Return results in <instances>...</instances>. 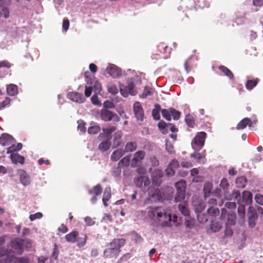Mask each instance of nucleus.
I'll return each mask as SVG.
<instances>
[{"label": "nucleus", "mask_w": 263, "mask_h": 263, "mask_svg": "<svg viewBox=\"0 0 263 263\" xmlns=\"http://www.w3.org/2000/svg\"><path fill=\"white\" fill-rule=\"evenodd\" d=\"M147 216L158 226L162 227H172L173 223L177 222V216L173 215V219L171 211L167 208L159 206L147 207Z\"/></svg>", "instance_id": "nucleus-1"}, {"label": "nucleus", "mask_w": 263, "mask_h": 263, "mask_svg": "<svg viewBox=\"0 0 263 263\" xmlns=\"http://www.w3.org/2000/svg\"><path fill=\"white\" fill-rule=\"evenodd\" d=\"M5 252L3 253L2 263H30V259L27 256L15 257L14 251L10 249L4 248Z\"/></svg>", "instance_id": "nucleus-2"}, {"label": "nucleus", "mask_w": 263, "mask_h": 263, "mask_svg": "<svg viewBox=\"0 0 263 263\" xmlns=\"http://www.w3.org/2000/svg\"><path fill=\"white\" fill-rule=\"evenodd\" d=\"M206 134L204 132H199L197 134L193 141H192V146L194 149L198 147L201 148L204 144Z\"/></svg>", "instance_id": "nucleus-3"}, {"label": "nucleus", "mask_w": 263, "mask_h": 263, "mask_svg": "<svg viewBox=\"0 0 263 263\" xmlns=\"http://www.w3.org/2000/svg\"><path fill=\"white\" fill-rule=\"evenodd\" d=\"M100 116L101 119L105 122L113 120L114 122H118L120 120V117L116 114L107 109H102L100 112Z\"/></svg>", "instance_id": "nucleus-4"}, {"label": "nucleus", "mask_w": 263, "mask_h": 263, "mask_svg": "<svg viewBox=\"0 0 263 263\" xmlns=\"http://www.w3.org/2000/svg\"><path fill=\"white\" fill-rule=\"evenodd\" d=\"M146 156V153L144 151H138L136 152L131 161L132 167H137L140 165Z\"/></svg>", "instance_id": "nucleus-5"}, {"label": "nucleus", "mask_w": 263, "mask_h": 263, "mask_svg": "<svg viewBox=\"0 0 263 263\" xmlns=\"http://www.w3.org/2000/svg\"><path fill=\"white\" fill-rule=\"evenodd\" d=\"M248 216L249 226L250 228H253L255 226V221L258 217L257 212L253 206L249 207Z\"/></svg>", "instance_id": "nucleus-6"}, {"label": "nucleus", "mask_w": 263, "mask_h": 263, "mask_svg": "<svg viewBox=\"0 0 263 263\" xmlns=\"http://www.w3.org/2000/svg\"><path fill=\"white\" fill-rule=\"evenodd\" d=\"M134 183L138 187H142V186L146 187L150 184L151 181L147 176L142 175L136 177L134 179Z\"/></svg>", "instance_id": "nucleus-7"}, {"label": "nucleus", "mask_w": 263, "mask_h": 263, "mask_svg": "<svg viewBox=\"0 0 263 263\" xmlns=\"http://www.w3.org/2000/svg\"><path fill=\"white\" fill-rule=\"evenodd\" d=\"M125 243V239L123 238H114L110 242L107 243L106 246L113 249H118V251L121 252L120 248Z\"/></svg>", "instance_id": "nucleus-8"}, {"label": "nucleus", "mask_w": 263, "mask_h": 263, "mask_svg": "<svg viewBox=\"0 0 263 263\" xmlns=\"http://www.w3.org/2000/svg\"><path fill=\"white\" fill-rule=\"evenodd\" d=\"M13 143H15V139L8 134H3L0 137V144L3 146H9Z\"/></svg>", "instance_id": "nucleus-9"}, {"label": "nucleus", "mask_w": 263, "mask_h": 263, "mask_svg": "<svg viewBox=\"0 0 263 263\" xmlns=\"http://www.w3.org/2000/svg\"><path fill=\"white\" fill-rule=\"evenodd\" d=\"M133 108L135 116L137 119L142 121L144 116V111L141 103L139 102H136L134 103Z\"/></svg>", "instance_id": "nucleus-10"}, {"label": "nucleus", "mask_w": 263, "mask_h": 263, "mask_svg": "<svg viewBox=\"0 0 263 263\" xmlns=\"http://www.w3.org/2000/svg\"><path fill=\"white\" fill-rule=\"evenodd\" d=\"M120 253V252L118 251V249H113L106 246L104 251V256L105 257L108 258H117Z\"/></svg>", "instance_id": "nucleus-11"}, {"label": "nucleus", "mask_w": 263, "mask_h": 263, "mask_svg": "<svg viewBox=\"0 0 263 263\" xmlns=\"http://www.w3.org/2000/svg\"><path fill=\"white\" fill-rule=\"evenodd\" d=\"M23 239L16 238L11 240L10 246L15 251L20 252V254H22L23 250Z\"/></svg>", "instance_id": "nucleus-12"}, {"label": "nucleus", "mask_w": 263, "mask_h": 263, "mask_svg": "<svg viewBox=\"0 0 263 263\" xmlns=\"http://www.w3.org/2000/svg\"><path fill=\"white\" fill-rule=\"evenodd\" d=\"M193 205L196 214L202 213L205 208V203L197 198L193 200Z\"/></svg>", "instance_id": "nucleus-13"}, {"label": "nucleus", "mask_w": 263, "mask_h": 263, "mask_svg": "<svg viewBox=\"0 0 263 263\" xmlns=\"http://www.w3.org/2000/svg\"><path fill=\"white\" fill-rule=\"evenodd\" d=\"M19 175L20 180L24 186H27L30 184L31 182L30 178L29 175L25 171L23 170H20Z\"/></svg>", "instance_id": "nucleus-14"}, {"label": "nucleus", "mask_w": 263, "mask_h": 263, "mask_svg": "<svg viewBox=\"0 0 263 263\" xmlns=\"http://www.w3.org/2000/svg\"><path fill=\"white\" fill-rule=\"evenodd\" d=\"M106 71L111 77L116 78L121 75L120 69L115 65H110L106 68Z\"/></svg>", "instance_id": "nucleus-15"}, {"label": "nucleus", "mask_w": 263, "mask_h": 263, "mask_svg": "<svg viewBox=\"0 0 263 263\" xmlns=\"http://www.w3.org/2000/svg\"><path fill=\"white\" fill-rule=\"evenodd\" d=\"M67 97L74 102L78 103L83 102V95L81 93L75 91L70 92L68 93Z\"/></svg>", "instance_id": "nucleus-16"}, {"label": "nucleus", "mask_w": 263, "mask_h": 263, "mask_svg": "<svg viewBox=\"0 0 263 263\" xmlns=\"http://www.w3.org/2000/svg\"><path fill=\"white\" fill-rule=\"evenodd\" d=\"M10 157L12 162L14 164L20 163L23 164L25 162V158L17 153L11 154Z\"/></svg>", "instance_id": "nucleus-17"}, {"label": "nucleus", "mask_w": 263, "mask_h": 263, "mask_svg": "<svg viewBox=\"0 0 263 263\" xmlns=\"http://www.w3.org/2000/svg\"><path fill=\"white\" fill-rule=\"evenodd\" d=\"M242 202L245 205H250L252 202V194L247 191H245L242 193Z\"/></svg>", "instance_id": "nucleus-18"}, {"label": "nucleus", "mask_w": 263, "mask_h": 263, "mask_svg": "<svg viewBox=\"0 0 263 263\" xmlns=\"http://www.w3.org/2000/svg\"><path fill=\"white\" fill-rule=\"evenodd\" d=\"M155 89L152 87L146 86L144 87L142 93L140 95V98L144 99L148 96H151L155 93Z\"/></svg>", "instance_id": "nucleus-19"}, {"label": "nucleus", "mask_w": 263, "mask_h": 263, "mask_svg": "<svg viewBox=\"0 0 263 263\" xmlns=\"http://www.w3.org/2000/svg\"><path fill=\"white\" fill-rule=\"evenodd\" d=\"M125 154V152L122 149H118L115 151L110 156V159L112 161H118Z\"/></svg>", "instance_id": "nucleus-20"}, {"label": "nucleus", "mask_w": 263, "mask_h": 263, "mask_svg": "<svg viewBox=\"0 0 263 263\" xmlns=\"http://www.w3.org/2000/svg\"><path fill=\"white\" fill-rule=\"evenodd\" d=\"M137 148V143L135 141L127 142L125 145L124 149H123L125 153L133 152L136 150Z\"/></svg>", "instance_id": "nucleus-21"}, {"label": "nucleus", "mask_w": 263, "mask_h": 263, "mask_svg": "<svg viewBox=\"0 0 263 263\" xmlns=\"http://www.w3.org/2000/svg\"><path fill=\"white\" fill-rule=\"evenodd\" d=\"M79 236V232L77 231H73L65 235V238L67 241L70 243L76 242L77 238Z\"/></svg>", "instance_id": "nucleus-22"}, {"label": "nucleus", "mask_w": 263, "mask_h": 263, "mask_svg": "<svg viewBox=\"0 0 263 263\" xmlns=\"http://www.w3.org/2000/svg\"><path fill=\"white\" fill-rule=\"evenodd\" d=\"M158 48L160 52L164 54L163 58H167L170 57L171 49L165 46L163 43H161L158 46Z\"/></svg>", "instance_id": "nucleus-23"}, {"label": "nucleus", "mask_w": 263, "mask_h": 263, "mask_svg": "<svg viewBox=\"0 0 263 263\" xmlns=\"http://www.w3.org/2000/svg\"><path fill=\"white\" fill-rule=\"evenodd\" d=\"M111 197V189L110 187H106L103 194L102 201L105 206H107L108 204L107 202L110 199Z\"/></svg>", "instance_id": "nucleus-24"}, {"label": "nucleus", "mask_w": 263, "mask_h": 263, "mask_svg": "<svg viewBox=\"0 0 263 263\" xmlns=\"http://www.w3.org/2000/svg\"><path fill=\"white\" fill-rule=\"evenodd\" d=\"M213 189V183L210 182H205L203 187L204 197L207 198L209 197Z\"/></svg>", "instance_id": "nucleus-25"}, {"label": "nucleus", "mask_w": 263, "mask_h": 263, "mask_svg": "<svg viewBox=\"0 0 263 263\" xmlns=\"http://www.w3.org/2000/svg\"><path fill=\"white\" fill-rule=\"evenodd\" d=\"M87 237L85 234H82L81 236H78L77 238L76 242H77V246L81 248L86 245Z\"/></svg>", "instance_id": "nucleus-26"}, {"label": "nucleus", "mask_w": 263, "mask_h": 263, "mask_svg": "<svg viewBox=\"0 0 263 263\" xmlns=\"http://www.w3.org/2000/svg\"><path fill=\"white\" fill-rule=\"evenodd\" d=\"M251 124V120L249 118H245L241 120L237 125L236 128L238 130L243 129L250 124Z\"/></svg>", "instance_id": "nucleus-27"}, {"label": "nucleus", "mask_w": 263, "mask_h": 263, "mask_svg": "<svg viewBox=\"0 0 263 263\" xmlns=\"http://www.w3.org/2000/svg\"><path fill=\"white\" fill-rule=\"evenodd\" d=\"M218 69L224 76L228 77L230 79L233 80L234 79V75L233 73L227 67L223 65H220L218 67Z\"/></svg>", "instance_id": "nucleus-28"}, {"label": "nucleus", "mask_w": 263, "mask_h": 263, "mask_svg": "<svg viewBox=\"0 0 263 263\" xmlns=\"http://www.w3.org/2000/svg\"><path fill=\"white\" fill-rule=\"evenodd\" d=\"M210 228L213 232H217L221 230L222 224L219 221L212 220L210 225Z\"/></svg>", "instance_id": "nucleus-29"}, {"label": "nucleus", "mask_w": 263, "mask_h": 263, "mask_svg": "<svg viewBox=\"0 0 263 263\" xmlns=\"http://www.w3.org/2000/svg\"><path fill=\"white\" fill-rule=\"evenodd\" d=\"M7 93L10 96H14L18 93L17 86L15 84H10L7 88Z\"/></svg>", "instance_id": "nucleus-30"}, {"label": "nucleus", "mask_w": 263, "mask_h": 263, "mask_svg": "<svg viewBox=\"0 0 263 263\" xmlns=\"http://www.w3.org/2000/svg\"><path fill=\"white\" fill-rule=\"evenodd\" d=\"M175 187L178 192H185L186 182L183 180H181L175 183Z\"/></svg>", "instance_id": "nucleus-31"}, {"label": "nucleus", "mask_w": 263, "mask_h": 263, "mask_svg": "<svg viewBox=\"0 0 263 263\" xmlns=\"http://www.w3.org/2000/svg\"><path fill=\"white\" fill-rule=\"evenodd\" d=\"M179 211L185 216H188L190 215V211L187 207L186 203H180L178 205Z\"/></svg>", "instance_id": "nucleus-32"}, {"label": "nucleus", "mask_w": 263, "mask_h": 263, "mask_svg": "<svg viewBox=\"0 0 263 263\" xmlns=\"http://www.w3.org/2000/svg\"><path fill=\"white\" fill-rule=\"evenodd\" d=\"M247 182V180L244 176L237 177L236 180V185L238 188L245 187L246 185Z\"/></svg>", "instance_id": "nucleus-33"}, {"label": "nucleus", "mask_w": 263, "mask_h": 263, "mask_svg": "<svg viewBox=\"0 0 263 263\" xmlns=\"http://www.w3.org/2000/svg\"><path fill=\"white\" fill-rule=\"evenodd\" d=\"M161 110V106L159 104L155 105L154 108L152 111V116L154 119L158 120L160 118V111Z\"/></svg>", "instance_id": "nucleus-34"}, {"label": "nucleus", "mask_w": 263, "mask_h": 263, "mask_svg": "<svg viewBox=\"0 0 263 263\" xmlns=\"http://www.w3.org/2000/svg\"><path fill=\"white\" fill-rule=\"evenodd\" d=\"M102 192V188L100 184H97L91 190L88 191L89 194L98 196L101 194Z\"/></svg>", "instance_id": "nucleus-35"}, {"label": "nucleus", "mask_w": 263, "mask_h": 263, "mask_svg": "<svg viewBox=\"0 0 263 263\" xmlns=\"http://www.w3.org/2000/svg\"><path fill=\"white\" fill-rule=\"evenodd\" d=\"M208 215L215 217L219 215L220 211L217 208L210 206L207 210Z\"/></svg>", "instance_id": "nucleus-36"}, {"label": "nucleus", "mask_w": 263, "mask_h": 263, "mask_svg": "<svg viewBox=\"0 0 263 263\" xmlns=\"http://www.w3.org/2000/svg\"><path fill=\"white\" fill-rule=\"evenodd\" d=\"M111 143L109 140H105L102 142L98 146V148L102 152L107 151L110 146Z\"/></svg>", "instance_id": "nucleus-37"}, {"label": "nucleus", "mask_w": 263, "mask_h": 263, "mask_svg": "<svg viewBox=\"0 0 263 263\" xmlns=\"http://www.w3.org/2000/svg\"><path fill=\"white\" fill-rule=\"evenodd\" d=\"M163 176V171L160 169H156L152 174V177L154 180L157 181Z\"/></svg>", "instance_id": "nucleus-38"}, {"label": "nucleus", "mask_w": 263, "mask_h": 263, "mask_svg": "<svg viewBox=\"0 0 263 263\" xmlns=\"http://www.w3.org/2000/svg\"><path fill=\"white\" fill-rule=\"evenodd\" d=\"M116 129V127L110 126L106 128H103V131L104 133H101L99 135L98 138L101 139L103 136L106 134L107 136H109L112 133L115 132Z\"/></svg>", "instance_id": "nucleus-39"}, {"label": "nucleus", "mask_w": 263, "mask_h": 263, "mask_svg": "<svg viewBox=\"0 0 263 263\" xmlns=\"http://www.w3.org/2000/svg\"><path fill=\"white\" fill-rule=\"evenodd\" d=\"M258 83V79L248 80L246 83V87L247 89L251 90L254 88Z\"/></svg>", "instance_id": "nucleus-40"}, {"label": "nucleus", "mask_w": 263, "mask_h": 263, "mask_svg": "<svg viewBox=\"0 0 263 263\" xmlns=\"http://www.w3.org/2000/svg\"><path fill=\"white\" fill-rule=\"evenodd\" d=\"M131 95H135L136 92L135 90V84L133 81H128L127 86L124 87Z\"/></svg>", "instance_id": "nucleus-41"}, {"label": "nucleus", "mask_w": 263, "mask_h": 263, "mask_svg": "<svg viewBox=\"0 0 263 263\" xmlns=\"http://www.w3.org/2000/svg\"><path fill=\"white\" fill-rule=\"evenodd\" d=\"M191 157H193L198 161V162L201 163H205L206 162V159L204 157L202 156L201 154L199 153H194V154L191 155Z\"/></svg>", "instance_id": "nucleus-42"}, {"label": "nucleus", "mask_w": 263, "mask_h": 263, "mask_svg": "<svg viewBox=\"0 0 263 263\" xmlns=\"http://www.w3.org/2000/svg\"><path fill=\"white\" fill-rule=\"evenodd\" d=\"M4 1H0V17L4 15L5 18H8L9 16V11L8 9L2 6Z\"/></svg>", "instance_id": "nucleus-43"}, {"label": "nucleus", "mask_w": 263, "mask_h": 263, "mask_svg": "<svg viewBox=\"0 0 263 263\" xmlns=\"http://www.w3.org/2000/svg\"><path fill=\"white\" fill-rule=\"evenodd\" d=\"M185 122L187 124V125H188V126H189L191 128L194 127V126L195 124V120L192 116H191V115H189V114L187 115H186L185 118Z\"/></svg>", "instance_id": "nucleus-44"}, {"label": "nucleus", "mask_w": 263, "mask_h": 263, "mask_svg": "<svg viewBox=\"0 0 263 263\" xmlns=\"http://www.w3.org/2000/svg\"><path fill=\"white\" fill-rule=\"evenodd\" d=\"M197 218L200 223H204L208 220V215L205 213H200L197 214Z\"/></svg>", "instance_id": "nucleus-45"}, {"label": "nucleus", "mask_w": 263, "mask_h": 263, "mask_svg": "<svg viewBox=\"0 0 263 263\" xmlns=\"http://www.w3.org/2000/svg\"><path fill=\"white\" fill-rule=\"evenodd\" d=\"M185 192H178L176 193V196L175 198V201L176 202L183 203L184 201Z\"/></svg>", "instance_id": "nucleus-46"}, {"label": "nucleus", "mask_w": 263, "mask_h": 263, "mask_svg": "<svg viewBox=\"0 0 263 263\" xmlns=\"http://www.w3.org/2000/svg\"><path fill=\"white\" fill-rule=\"evenodd\" d=\"M130 158L128 156L123 157L118 163V167L127 166L129 165Z\"/></svg>", "instance_id": "nucleus-47"}, {"label": "nucleus", "mask_w": 263, "mask_h": 263, "mask_svg": "<svg viewBox=\"0 0 263 263\" xmlns=\"http://www.w3.org/2000/svg\"><path fill=\"white\" fill-rule=\"evenodd\" d=\"M237 211L238 216L243 220L245 217V205L243 204H240Z\"/></svg>", "instance_id": "nucleus-48"}, {"label": "nucleus", "mask_w": 263, "mask_h": 263, "mask_svg": "<svg viewBox=\"0 0 263 263\" xmlns=\"http://www.w3.org/2000/svg\"><path fill=\"white\" fill-rule=\"evenodd\" d=\"M162 117L168 121L171 120V108L168 109H163L161 110Z\"/></svg>", "instance_id": "nucleus-49"}, {"label": "nucleus", "mask_w": 263, "mask_h": 263, "mask_svg": "<svg viewBox=\"0 0 263 263\" xmlns=\"http://www.w3.org/2000/svg\"><path fill=\"white\" fill-rule=\"evenodd\" d=\"M171 116L173 117L174 120H178V119H179L181 116V112L173 108H171Z\"/></svg>", "instance_id": "nucleus-50"}, {"label": "nucleus", "mask_w": 263, "mask_h": 263, "mask_svg": "<svg viewBox=\"0 0 263 263\" xmlns=\"http://www.w3.org/2000/svg\"><path fill=\"white\" fill-rule=\"evenodd\" d=\"M220 186L222 188L224 192H227L229 190V184L226 178H223L220 182Z\"/></svg>", "instance_id": "nucleus-51"}, {"label": "nucleus", "mask_w": 263, "mask_h": 263, "mask_svg": "<svg viewBox=\"0 0 263 263\" xmlns=\"http://www.w3.org/2000/svg\"><path fill=\"white\" fill-rule=\"evenodd\" d=\"M100 127L98 125H95L89 127L88 129V133L90 134H96L100 132Z\"/></svg>", "instance_id": "nucleus-52"}, {"label": "nucleus", "mask_w": 263, "mask_h": 263, "mask_svg": "<svg viewBox=\"0 0 263 263\" xmlns=\"http://www.w3.org/2000/svg\"><path fill=\"white\" fill-rule=\"evenodd\" d=\"M108 91L112 95H116L118 92L117 87L114 84H110L107 86Z\"/></svg>", "instance_id": "nucleus-53"}, {"label": "nucleus", "mask_w": 263, "mask_h": 263, "mask_svg": "<svg viewBox=\"0 0 263 263\" xmlns=\"http://www.w3.org/2000/svg\"><path fill=\"white\" fill-rule=\"evenodd\" d=\"M122 137L121 132H117L115 134V137L114 138V144L116 146H118L121 144L120 138Z\"/></svg>", "instance_id": "nucleus-54"}, {"label": "nucleus", "mask_w": 263, "mask_h": 263, "mask_svg": "<svg viewBox=\"0 0 263 263\" xmlns=\"http://www.w3.org/2000/svg\"><path fill=\"white\" fill-rule=\"evenodd\" d=\"M165 149L170 154H174L175 153L173 145L170 142L167 141L165 143Z\"/></svg>", "instance_id": "nucleus-55"}, {"label": "nucleus", "mask_w": 263, "mask_h": 263, "mask_svg": "<svg viewBox=\"0 0 263 263\" xmlns=\"http://www.w3.org/2000/svg\"><path fill=\"white\" fill-rule=\"evenodd\" d=\"M78 129L82 133L86 132L85 123L82 120L78 121Z\"/></svg>", "instance_id": "nucleus-56"}, {"label": "nucleus", "mask_w": 263, "mask_h": 263, "mask_svg": "<svg viewBox=\"0 0 263 263\" xmlns=\"http://www.w3.org/2000/svg\"><path fill=\"white\" fill-rule=\"evenodd\" d=\"M149 161L151 165L154 167L159 165V161L155 156H152L149 158Z\"/></svg>", "instance_id": "nucleus-57"}, {"label": "nucleus", "mask_w": 263, "mask_h": 263, "mask_svg": "<svg viewBox=\"0 0 263 263\" xmlns=\"http://www.w3.org/2000/svg\"><path fill=\"white\" fill-rule=\"evenodd\" d=\"M233 234V232L232 229L228 226V224L226 223V229L224 231V235L226 237H231Z\"/></svg>", "instance_id": "nucleus-58"}, {"label": "nucleus", "mask_w": 263, "mask_h": 263, "mask_svg": "<svg viewBox=\"0 0 263 263\" xmlns=\"http://www.w3.org/2000/svg\"><path fill=\"white\" fill-rule=\"evenodd\" d=\"M256 202L260 205H263V195L260 194H257L255 196Z\"/></svg>", "instance_id": "nucleus-59"}, {"label": "nucleus", "mask_w": 263, "mask_h": 263, "mask_svg": "<svg viewBox=\"0 0 263 263\" xmlns=\"http://www.w3.org/2000/svg\"><path fill=\"white\" fill-rule=\"evenodd\" d=\"M43 214L40 212L36 213L34 214H31L29 216V219L31 221H33L36 219H40L42 217Z\"/></svg>", "instance_id": "nucleus-60"}, {"label": "nucleus", "mask_w": 263, "mask_h": 263, "mask_svg": "<svg viewBox=\"0 0 263 263\" xmlns=\"http://www.w3.org/2000/svg\"><path fill=\"white\" fill-rule=\"evenodd\" d=\"M11 99L9 97L6 98L5 100L0 103V110L7 106L10 103Z\"/></svg>", "instance_id": "nucleus-61"}, {"label": "nucleus", "mask_w": 263, "mask_h": 263, "mask_svg": "<svg viewBox=\"0 0 263 263\" xmlns=\"http://www.w3.org/2000/svg\"><path fill=\"white\" fill-rule=\"evenodd\" d=\"M84 221L87 226H91L95 224V221L90 217L86 216L84 218Z\"/></svg>", "instance_id": "nucleus-62"}, {"label": "nucleus", "mask_w": 263, "mask_h": 263, "mask_svg": "<svg viewBox=\"0 0 263 263\" xmlns=\"http://www.w3.org/2000/svg\"><path fill=\"white\" fill-rule=\"evenodd\" d=\"M69 26V21L68 19L67 18H64L63 22V25H62L63 29L65 31H66L68 29Z\"/></svg>", "instance_id": "nucleus-63"}, {"label": "nucleus", "mask_w": 263, "mask_h": 263, "mask_svg": "<svg viewBox=\"0 0 263 263\" xmlns=\"http://www.w3.org/2000/svg\"><path fill=\"white\" fill-rule=\"evenodd\" d=\"M168 166L174 169L179 167V163L176 159H173Z\"/></svg>", "instance_id": "nucleus-64"}]
</instances>
